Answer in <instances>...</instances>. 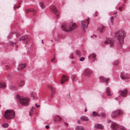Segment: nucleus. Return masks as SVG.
I'll use <instances>...</instances> for the list:
<instances>
[{"instance_id": "603ef678", "label": "nucleus", "mask_w": 130, "mask_h": 130, "mask_svg": "<svg viewBox=\"0 0 130 130\" xmlns=\"http://www.w3.org/2000/svg\"><path fill=\"white\" fill-rule=\"evenodd\" d=\"M120 9V7H119V10L120 11H122V10H121Z\"/></svg>"}, {"instance_id": "6e6552de", "label": "nucleus", "mask_w": 130, "mask_h": 130, "mask_svg": "<svg viewBox=\"0 0 130 130\" xmlns=\"http://www.w3.org/2000/svg\"><path fill=\"white\" fill-rule=\"evenodd\" d=\"M50 9L51 11L53 12L58 17H59V13L56 7L54 5H52L50 7Z\"/></svg>"}, {"instance_id": "4be33fe9", "label": "nucleus", "mask_w": 130, "mask_h": 130, "mask_svg": "<svg viewBox=\"0 0 130 130\" xmlns=\"http://www.w3.org/2000/svg\"><path fill=\"white\" fill-rule=\"evenodd\" d=\"M26 66V65L25 64H20L18 67V69H22L25 68Z\"/></svg>"}, {"instance_id": "c756f323", "label": "nucleus", "mask_w": 130, "mask_h": 130, "mask_svg": "<svg viewBox=\"0 0 130 130\" xmlns=\"http://www.w3.org/2000/svg\"><path fill=\"white\" fill-rule=\"evenodd\" d=\"M83 127L81 126H77L76 130H83Z\"/></svg>"}, {"instance_id": "a18cd8bd", "label": "nucleus", "mask_w": 130, "mask_h": 130, "mask_svg": "<svg viewBox=\"0 0 130 130\" xmlns=\"http://www.w3.org/2000/svg\"><path fill=\"white\" fill-rule=\"evenodd\" d=\"M20 7V6L18 5V6H17V7H15V8L14 9H15V8H19Z\"/></svg>"}, {"instance_id": "39448f33", "label": "nucleus", "mask_w": 130, "mask_h": 130, "mask_svg": "<svg viewBox=\"0 0 130 130\" xmlns=\"http://www.w3.org/2000/svg\"><path fill=\"white\" fill-rule=\"evenodd\" d=\"M110 127L113 130H126L125 128L123 126H119L115 122H111Z\"/></svg>"}, {"instance_id": "5701e85b", "label": "nucleus", "mask_w": 130, "mask_h": 130, "mask_svg": "<svg viewBox=\"0 0 130 130\" xmlns=\"http://www.w3.org/2000/svg\"><path fill=\"white\" fill-rule=\"evenodd\" d=\"M25 82L24 80H22L20 81L19 84V87H23L25 85Z\"/></svg>"}, {"instance_id": "cd10ccee", "label": "nucleus", "mask_w": 130, "mask_h": 130, "mask_svg": "<svg viewBox=\"0 0 130 130\" xmlns=\"http://www.w3.org/2000/svg\"><path fill=\"white\" fill-rule=\"evenodd\" d=\"M119 62L118 60H115L112 63L113 64L114 66H117L119 64Z\"/></svg>"}, {"instance_id": "6e6d98bb", "label": "nucleus", "mask_w": 130, "mask_h": 130, "mask_svg": "<svg viewBox=\"0 0 130 130\" xmlns=\"http://www.w3.org/2000/svg\"><path fill=\"white\" fill-rule=\"evenodd\" d=\"M95 59H94V60H93V61L94 62V61Z\"/></svg>"}, {"instance_id": "49530a36", "label": "nucleus", "mask_w": 130, "mask_h": 130, "mask_svg": "<svg viewBox=\"0 0 130 130\" xmlns=\"http://www.w3.org/2000/svg\"><path fill=\"white\" fill-rule=\"evenodd\" d=\"M17 35H16V36L17 37H19V35L18 34V33H17Z\"/></svg>"}, {"instance_id": "473e14b6", "label": "nucleus", "mask_w": 130, "mask_h": 130, "mask_svg": "<svg viewBox=\"0 0 130 130\" xmlns=\"http://www.w3.org/2000/svg\"><path fill=\"white\" fill-rule=\"evenodd\" d=\"M39 5L42 9H43L44 8V5L43 2H41L39 4Z\"/></svg>"}, {"instance_id": "ea45409f", "label": "nucleus", "mask_w": 130, "mask_h": 130, "mask_svg": "<svg viewBox=\"0 0 130 130\" xmlns=\"http://www.w3.org/2000/svg\"><path fill=\"white\" fill-rule=\"evenodd\" d=\"M110 21L111 23H112L113 21V16L111 17L110 18Z\"/></svg>"}, {"instance_id": "20e7f679", "label": "nucleus", "mask_w": 130, "mask_h": 130, "mask_svg": "<svg viewBox=\"0 0 130 130\" xmlns=\"http://www.w3.org/2000/svg\"><path fill=\"white\" fill-rule=\"evenodd\" d=\"M15 115V112L13 110L8 109L5 111L4 117L7 119H11L14 118Z\"/></svg>"}, {"instance_id": "e433bc0d", "label": "nucleus", "mask_w": 130, "mask_h": 130, "mask_svg": "<svg viewBox=\"0 0 130 130\" xmlns=\"http://www.w3.org/2000/svg\"><path fill=\"white\" fill-rule=\"evenodd\" d=\"M74 57L72 53H71L70 54L69 58L71 59H73Z\"/></svg>"}, {"instance_id": "b1692460", "label": "nucleus", "mask_w": 130, "mask_h": 130, "mask_svg": "<svg viewBox=\"0 0 130 130\" xmlns=\"http://www.w3.org/2000/svg\"><path fill=\"white\" fill-rule=\"evenodd\" d=\"M85 75L86 76H88L89 75V69H86L84 72Z\"/></svg>"}, {"instance_id": "2f4dec72", "label": "nucleus", "mask_w": 130, "mask_h": 130, "mask_svg": "<svg viewBox=\"0 0 130 130\" xmlns=\"http://www.w3.org/2000/svg\"><path fill=\"white\" fill-rule=\"evenodd\" d=\"M10 89H12L15 90L17 88L14 85L12 84H11L10 86Z\"/></svg>"}, {"instance_id": "5fc2aeb1", "label": "nucleus", "mask_w": 130, "mask_h": 130, "mask_svg": "<svg viewBox=\"0 0 130 130\" xmlns=\"http://www.w3.org/2000/svg\"><path fill=\"white\" fill-rule=\"evenodd\" d=\"M42 43L43 44L44 43V42H43V40H42Z\"/></svg>"}, {"instance_id": "09e8293b", "label": "nucleus", "mask_w": 130, "mask_h": 130, "mask_svg": "<svg viewBox=\"0 0 130 130\" xmlns=\"http://www.w3.org/2000/svg\"><path fill=\"white\" fill-rule=\"evenodd\" d=\"M54 121L55 122H57L58 121H57V120H56V119L54 120Z\"/></svg>"}, {"instance_id": "3c124183", "label": "nucleus", "mask_w": 130, "mask_h": 130, "mask_svg": "<svg viewBox=\"0 0 130 130\" xmlns=\"http://www.w3.org/2000/svg\"><path fill=\"white\" fill-rule=\"evenodd\" d=\"M87 111V110L86 108L85 109V112H86Z\"/></svg>"}, {"instance_id": "0eeeda50", "label": "nucleus", "mask_w": 130, "mask_h": 130, "mask_svg": "<svg viewBox=\"0 0 130 130\" xmlns=\"http://www.w3.org/2000/svg\"><path fill=\"white\" fill-rule=\"evenodd\" d=\"M89 22L88 19L82 21L81 22V26L83 28V29L84 32L86 31L85 29L87 27L88 25Z\"/></svg>"}, {"instance_id": "c85d7f7f", "label": "nucleus", "mask_w": 130, "mask_h": 130, "mask_svg": "<svg viewBox=\"0 0 130 130\" xmlns=\"http://www.w3.org/2000/svg\"><path fill=\"white\" fill-rule=\"evenodd\" d=\"M117 112H118V115H121L123 113V111L121 109H119L117 110Z\"/></svg>"}, {"instance_id": "a211bd4d", "label": "nucleus", "mask_w": 130, "mask_h": 130, "mask_svg": "<svg viewBox=\"0 0 130 130\" xmlns=\"http://www.w3.org/2000/svg\"><path fill=\"white\" fill-rule=\"evenodd\" d=\"M95 128L99 129H103L104 126L102 124H96L94 126Z\"/></svg>"}, {"instance_id": "a19ab883", "label": "nucleus", "mask_w": 130, "mask_h": 130, "mask_svg": "<svg viewBox=\"0 0 130 130\" xmlns=\"http://www.w3.org/2000/svg\"><path fill=\"white\" fill-rule=\"evenodd\" d=\"M6 68L7 69H8L10 68V67L9 66L6 65L5 66Z\"/></svg>"}, {"instance_id": "72a5a7b5", "label": "nucleus", "mask_w": 130, "mask_h": 130, "mask_svg": "<svg viewBox=\"0 0 130 130\" xmlns=\"http://www.w3.org/2000/svg\"><path fill=\"white\" fill-rule=\"evenodd\" d=\"M76 53L79 56H81L82 55V53L79 51L78 50L76 51Z\"/></svg>"}, {"instance_id": "052dcab7", "label": "nucleus", "mask_w": 130, "mask_h": 130, "mask_svg": "<svg viewBox=\"0 0 130 130\" xmlns=\"http://www.w3.org/2000/svg\"><path fill=\"white\" fill-rule=\"evenodd\" d=\"M15 50H17V49H15Z\"/></svg>"}, {"instance_id": "393cba45", "label": "nucleus", "mask_w": 130, "mask_h": 130, "mask_svg": "<svg viewBox=\"0 0 130 130\" xmlns=\"http://www.w3.org/2000/svg\"><path fill=\"white\" fill-rule=\"evenodd\" d=\"M9 126V124L8 123H5L2 125V126L4 128H6L8 127Z\"/></svg>"}, {"instance_id": "4468645a", "label": "nucleus", "mask_w": 130, "mask_h": 130, "mask_svg": "<svg viewBox=\"0 0 130 130\" xmlns=\"http://www.w3.org/2000/svg\"><path fill=\"white\" fill-rule=\"evenodd\" d=\"M25 11L26 13H28L29 12H33L34 14H35L37 12L36 10L33 9H26L25 10Z\"/></svg>"}, {"instance_id": "2eb2a0df", "label": "nucleus", "mask_w": 130, "mask_h": 130, "mask_svg": "<svg viewBox=\"0 0 130 130\" xmlns=\"http://www.w3.org/2000/svg\"><path fill=\"white\" fill-rule=\"evenodd\" d=\"M105 27L102 25H100L97 28L98 31H100L101 33H102L103 32V30L105 28Z\"/></svg>"}, {"instance_id": "9b49d317", "label": "nucleus", "mask_w": 130, "mask_h": 130, "mask_svg": "<svg viewBox=\"0 0 130 130\" xmlns=\"http://www.w3.org/2000/svg\"><path fill=\"white\" fill-rule=\"evenodd\" d=\"M68 78L67 76H65L64 75H62V77L61 78V83L63 84L65 82L68 81Z\"/></svg>"}, {"instance_id": "f257e3e1", "label": "nucleus", "mask_w": 130, "mask_h": 130, "mask_svg": "<svg viewBox=\"0 0 130 130\" xmlns=\"http://www.w3.org/2000/svg\"><path fill=\"white\" fill-rule=\"evenodd\" d=\"M115 36L117 38L121 46L124 43V39L125 37V32L123 30L118 31L115 33Z\"/></svg>"}, {"instance_id": "c03bdc74", "label": "nucleus", "mask_w": 130, "mask_h": 130, "mask_svg": "<svg viewBox=\"0 0 130 130\" xmlns=\"http://www.w3.org/2000/svg\"><path fill=\"white\" fill-rule=\"evenodd\" d=\"M96 37V36L95 35H93V36H91V38H92L93 37Z\"/></svg>"}, {"instance_id": "412c9836", "label": "nucleus", "mask_w": 130, "mask_h": 130, "mask_svg": "<svg viewBox=\"0 0 130 130\" xmlns=\"http://www.w3.org/2000/svg\"><path fill=\"white\" fill-rule=\"evenodd\" d=\"M30 96L32 97L34 99H37V97L35 93L32 92H30Z\"/></svg>"}, {"instance_id": "bf43d9fd", "label": "nucleus", "mask_w": 130, "mask_h": 130, "mask_svg": "<svg viewBox=\"0 0 130 130\" xmlns=\"http://www.w3.org/2000/svg\"><path fill=\"white\" fill-rule=\"evenodd\" d=\"M32 108H33V107H32Z\"/></svg>"}, {"instance_id": "79ce46f5", "label": "nucleus", "mask_w": 130, "mask_h": 130, "mask_svg": "<svg viewBox=\"0 0 130 130\" xmlns=\"http://www.w3.org/2000/svg\"><path fill=\"white\" fill-rule=\"evenodd\" d=\"M35 105H36V107L38 108V107H39L40 106L39 105H37V103H36Z\"/></svg>"}, {"instance_id": "58836bf2", "label": "nucleus", "mask_w": 130, "mask_h": 130, "mask_svg": "<svg viewBox=\"0 0 130 130\" xmlns=\"http://www.w3.org/2000/svg\"><path fill=\"white\" fill-rule=\"evenodd\" d=\"M79 60L80 61H83L85 60V58L84 57H82L80 58Z\"/></svg>"}, {"instance_id": "8fccbe9b", "label": "nucleus", "mask_w": 130, "mask_h": 130, "mask_svg": "<svg viewBox=\"0 0 130 130\" xmlns=\"http://www.w3.org/2000/svg\"><path fill=\"white\" fill-rule=\"evenodd\" d=\"M55 59V57H54L53 59L51 60V61H52L54 60Z\"/></svg>"}, {"instance_id": "9d476101", "label": "nucleus", "mask_w": 130, "mask_h": 130, "mask_svg": "<svg viewBox=\"0 0 130 130\" xmlns=\"http://www.w3.org/2000/svg\"><path fill=\"white\" fill-rule=\"evenodd\" d=\"M120 76L121 79H128L129 78V76L128 75L123 73H121Z\"/></svg>"}, {"instance_id": "13d9d810", "label": "nucleus", "mask_w": 130, "mask_h": 130, "mask_svg": "<svg viewBox=\"0 0 130 130\" xmlns=\"http://www.w3.org/2000/svg\"><path fill=\"white\" fill-rule=\"evenodd\" d=\"M88 57L89 58V56H88Z\"/></svg>"}, {"instance_id": "1a4fd4ad", "label": "nucleus", "mask_w": 130, "mask_h": 130, "mask_svg": "<svg viewBox=\"0 0 130 130\" xmlns=\"http://www.w3.org/2000/svg\"><path fill=\"white\" fill-rule=\"evenodd\" d=\"M115 42V41L114 39L110 38L105 41L104 43L105 44L108 43L110 47H112L114 46Z\"/></svg>"}, {"instance_id": "aec40b11", "label": "nucleus", "mask_w": 130, "mask_h": 130, "mask_svg": "<svg viewBox=\"0 0 130 130\" xmlns=\"http://www.w3.org/2000/svg\"><path fill=\"white\" fill-rule=\"evenodd\" d=\"M80 119L82 121H88L89 119L86 116H82L80 117Z\"/></svg>"}, {"instance_id": "f3484780", "label": "nucleus", "mask_w": 130, "mask_h": 130, "mask_svg": "<svg viewBox=\"0 0 130 130\" xmlns=\"http://www.w3.org/2000/svg\"><path fill=\"white\" fill-rule=\"evenodd\" d=\"M106 92L108 96H110L111 95V91L109 87H107L106 88Z\"/></svg>"}, {"instance_id": "423d86ee", "label": "nucleus", "mask_w": 130, "mask_h": 130, "mask_svg": "<svg viewBox=\"0 0 130 130\" xmlns=\"http://www.w3.org/2000/svg\"><path fill=\"white\" fill-rule=\"evenodd\" d=\"M127 90L125 89L119 91V95L118 97L120 99L122 100L123 97L126 96L127 95Z\"/></svg>"}, {"instance_id": "4d7b16f0", "label": "nucleus", "mask_w": 130, "mask_h": 130, "mask_svg": "<svg viewBox=\"0 0 130 130\" xmlns=\"http://www.w3.org/2000/svg\"><path fill=\"white\" fill-rule=\"evenodd\" d=\"M90 73H91V71H90Z\"/></svg>"}, {"instance_id": "6ab92c4d", "label": "nucleus", "mask_w": 130, "mask_h": 130, "mask_svg": "<svg viewBox=\"0 0 130 130\" xmlns=\"http://www.w3.org/2000/svg\"><path fill=\"white\" fill-rule=\"evenodd\" d=\"M49 88L51 89V96L53 97L54 94L55 93V89L54 88H53L52 86H50Z\"/></svg>"}, {"instance_id": "bb28decb", "label": "nucleus", "mask_w": 130, "mask_h": 130, "mask_svg": "<svg viewBox=\"0 0 130 130\" xmlns=\"http://www.w3.org/2000/svg\"><path fill=\"white\" fill-rule=\"evenodd\" d=\"M55 119L57 120L58 121H60L62 120L61 117L59 115H57L55 117Z\"/></svg>"}, {"instance_id": "37998d69", "label": "nucleus", "mask_w": 130, "mask_h": 130, "mask_svg": "<svg viewBox=\"0 0 130 130\" xmlns=\"http://www.w3.org/2000/svg\"><path fill=\"white\" fill-rule=\"evenodd\" d=\"M49 126L48 125H46L45 126V128H46L48 129L49 128Z\"/></svg>"}, {"instance_id": "dca6fc26", "label": "nucleus", "mask_w": 130, "mask_h": 130, "mask_svg": "<svg viewBox=\"0 0 130 130\" xmlns=\"http://www.w3.org/2000/svg\"><path fill=\"white\" fill-rule=\"evenodd\" d=\"M99 79L101 81L106 82L107 83V81L109 80V78H106L103 76H101L100 77Z\"/></svg>"}, {"instance_id": "f8f14e48", "label": "nucleus", "mask_w": 130, "mask_h": 130, "mask_svg": "<svg viewBox=\"0 0 130 130\" xmlns=\"http://www.w3.org/2000/svg\"><path fill=\"white\" fill-rule=\"evenodd\" d=\"M20 41L24 42L26 44H27L28 41V39L26 36H23L20 39Z\"/></svg>"}, {"instance_id": "e2e57ef3", "label": "nucleus", "mask_w": 130, "mask_h": 130, "mask_svg": "<svg viewBox=\"0 0 130 130\" xmlns=\"http://www.w3.org/2000/svg\"><path fill=\"white\" fill-rule=\"evenodd\" d=\"M102 116H103V117H104V116H103V115H102Z\"/></svg>"}, {"instance_id": "7c9ffc66", "label": "nucleus", "mask_w": 130, "mask_h": 130, "mask_svg": "<svg viewBox=\"0 0 130 130\" xmlns=\"http://www.w3.org/2000/svg\"><path fill=\"white\" fill-rule=\"evenodd\" d=\"M96 56L95 54L93 53L90 54V59L92 58H94Z\"/></svg>"}, {"instance_id": "4c0bfd02", "label": "nucleus", "mask_w": 130, "mask_h": 130, "mask_svg": "<svg viewBox=\"0 0 130 130\" xmlns=\"http://www.w3.org/2000/svg\"><path fill=\"white\" fill-rule=\"evenodd\" d=\"M12 46L15 47V48H17L18 47V45L17 44L15 43H14L12 45Z\"/></svg>"}, {"instance_id": "de8ad7c7", "label": "nucleus", "mask_w": 130, "mask_h": 130, "mask_svg": "<svg viewBox=\"0 0 130 130\" xmlns=\"http://www.w3.org/2000/svg\"><path fill=\"white\" fill-rule=\"evenodd\" d=\"M64 124L66 125V126H68V124L67 123H65Z\"/></svg>"}, {"instance_id": "f704fd0d", "label": "nucleus", "mask_w": 130, "mask_h": 130, "mask_svg": "<svg viewBox=\"0 0 130 130\" xmlns=\"http://www.w3.org/2000/svg\"><path fill=\"white\" fill-rule=\"evenodd\" d=\"M71 78L72 81L73 82L74 80H76V76L75 75H73Z\"/></svg>"}, {"instance_id": "c9c22d12", "label": "nucleus", "mask_w": 130, "mask_h": 130, "mask_svg": "<svg viewBox=\"0 0 130 130\" xmlns=\"http://www.w3.org/2000/svg\"><path fill=\"white\" fill-rule=\"evenodd\" d=\"M93 114L94 116H100V115L95 111L93 112Z\"/></svg>"}, {"instance_id": "f03ea898", "label": "nucleus", "mask_w": 130, "mask_h": 130, "mask_svg": "<svg viewBox=\"0 0 130 130\" xmlns=\"http://www.w3.org/2000/svg\"><path fill=\"white\" fill-rule=\"evenodd\" d=\"M77 27V26L75 23H71L69 26H68L66 24H63L61 26L62 30L66 32L73 30Z\"/></svg>"}, {"instance_id": "680f3d73", "label": "nucleus", "mask_w": 130, "mask_h": 130, "mask_svg": "<svg viewBox=\"0 0 130 130\" xmlns=\"http://www.w3.org/2000/svg\"><path fill=\"white\" fill-rule=\"evenodd\" d=\"M97 16V15H95V16Z\"/></svg>"}, {"instance_id": "a878e982", "label": "nucleus", "mask_w": 130, "mask_h": 130, "mask_svg": "<svg viewBox=\"0 0 130 130\" xmlns=\"http://www.w3.org/2000/svg\"><path fill=\"white\" fill-rule=\"evenodd\" d=\"M6 87L5 84L3 83H0V88L4 89Z\"/></svg>"}, {"instance_id": "7ed1b4c3", "label": "nucleus", "mask_w": 130, "mask_h": 130, "mask_svg": "<svg viewBox=\"0 0 130 130\" xmlns=\"http://www.w3.org/2000/svg\"><path fill=\"white\" fill-rule=\"evenodd\" d=\"M17 100L19 101L22 105L27 106L28 105L29 102L30 101V99L27 98H25L23 96H20L18 94L17 96Z\"/></svg>"}, {"instance_id": "ddd939ff", "label": "nucleus", "mask_w": 130, "mask_h": 130, "mask_svg": "<svg viewBox=\"0 0 130 130\" xmlns=\"http://www.w3.org/2000/svg\"><path fill=\"white\" fill-rule=\"evenodd\" d=\"M118 112L117 110L112 112L111 114V117L112 118H115L118 115Z\"/></svg>"}, {"instance_id": "864d4df0", "label": "nucleus", "mask_w": 130, "mask_h": 130, "mask_svg": "<svg viewBox=\"0 0 130 130\" xmlns=\"http://www.w3.org/2000/svg\"><path fill=\"white\" fill-rule=\"evenodd\" d=\"M114 99L116 100H117V98H114Z\"/></svg>"}]
</instances>
